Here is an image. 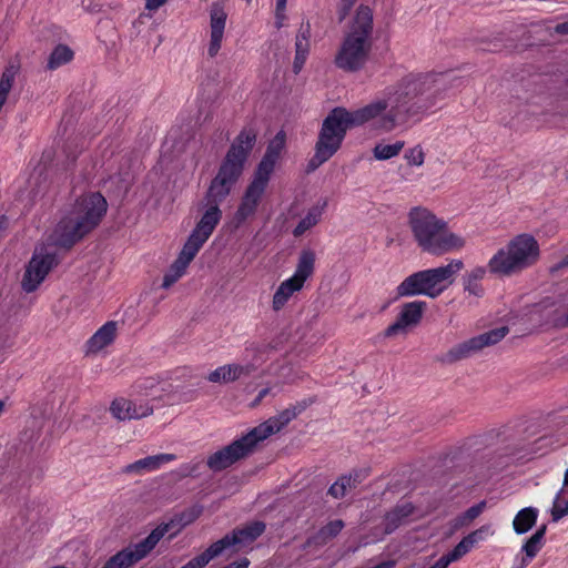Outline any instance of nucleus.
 Masks as SVG:
<instances>
[{
  "instance_id": "3",
  "label": "nucleus",
  "mask_w": 568,
  "mask_h": 568,
  "mask_svg": "<svg viewBox=\"0 0 568 568\" xmlns=\"http://www.w3.org/2000/svg\"><path fill=\"white\" fill-rule=\"evenodd\" d=\"M106 210V200L99 192L79 196L57 224L52 235L54 244L71 248L100 224Z\"/></svg>"
},
{
  "instance_id": "64",
  "label": "nucleus",
  "mask_w": 568,
  "mask_h": 568,
  "mask_svg": "<svg viewBox=\"0 0 568 568\" xmlns=\"http://www.w3.org/2000/svg\"><path fill=\"white\" fill-rule=\"evenodd\" d=\"M4 224H6V219L4 217H0V231L2 229H4Z\"/></svg>"
},
{
  "instance_id": "45",
  "label": "nucleus",
  "mask_w": 568,
  "mask_h": 568,
  "mask_svg": "<svg viewBox=\"0 0 568 568\" xmlns=\"http://www.w3.org/2000/svg\"><path fill=\"white\" fill-rule=\"evenodd\" d=\"M236 381L243 376H250L256 371L254 363L244 362V364H233Z\"/></svg>"
},
{
  "instance_id": "25",
  "label": "nucleus",
  "mask_w": 568,
  "mask_h": 568,
  "mask_svg": "<svg viewBox=\"0 0 568 568\" xmlns=\"http://www.w3.org/2000/svg\"><path fill=\"white\" fill-rule=\"evenodd\" d=\"M547 532V525H540L537 530L525 541L521 546V551L525 554L524 558L531 561L545 545V536Z\"/></svg>"
},
{
  "instance_id": "5",
  "label": "nucleus",
  "mask_w": 568,
  "mask_h": 568,
  "mask_svg": "<svg viewBox=\"0 0 568 568\" xmlns=\"http://www.w3.org/2000/svg\"><path fill=\"white\" fill-rule=\"evenodd\" d=\"M408 220L413 236L424 252L440 256L465 245L463 237L450 232L447 223L427 209H412Z\"/></svg>"
},
{
  "instance_id": "1",
  "label": "nucleus",
  "mask_w": 568,
  "mask_h": 568,
  "mask_svg": "<svg viewBox=\"0 0 568 568\" xmlns=\"http://www.w3.org/2000/svg\"><path fill=\"white\" fill-rule=\"evenodd\" d=\"M443 78V74H409L387 87L383 98L363 108L354 111L334 108L324 119L316 143L336 153L348 129L369 124L373 130L388 133L410 120L419 121L435 105Z\"/></svg>"
},
{
  "instance_id": "46",
  "label": "nucleus",
  "mask_w": 568,
  "mask_h": 568,
  "mask_svg": "<svg viewBox=\"0 0 568 568\" xmlns=\"http://www.w3.org/2000/svg\"><path fill=\"white\" fill-rule=\"evenodd\" d=\"M468 525H470V523L465 518V515L463 513L462 515H459L456 518H454L453 520H450V523H449L450 534H454V532L458 531L459 529H462L463 527H466Z\"/></svg>"
},
{
  "instance_id": "58",
  "label": "nucleus",
  "mask_w": 568,
  "mask_h": 568,
  "mask_svg": "<svg viewBox=\"0 0 568 568\" xmlns=\"http://www.w3.org/2000/svg\"><path fill=\"white\" fill-rule=\"evenodd\" d=\"M462 544H464L467 549L470 551L471 548L475 546V542L473 541V539L469 537V535L465 536L462 540Z\"/></svg>"
},
{
  "instance_id": "13",
  "label": "nucleus",
  "mask_w": 568,
  "mask_h": 568,
  "mask_svg": "<svg viewBox=\"0 0 568 568\" xmlns=\"http://www.w3.org/2000/svg\"><path fill=\"white\" fill-rule=\"evenodd\" d=\"M307 406L308 402L306 399L297 402L296 404L291 405L290 407L282 410L276 416L254 427L253 429H251V432L253 433L256 440L260 443L266 439L272 434L280 432L291 420H293L300 414H302Z\"/></svg>"
},
{
  "instance_id": "41",
  "label": "nucleus",
  "mask_w": 568,
  "mask_h": 568,
  "mask_svg": "<svg viewBox=\"0 0 568 568\" xmlns=\"http://www.w3.org/2000/svg\"><path fill=\"white\" fill-rule=\"evenodd\" d=\"M158 385V382L154 377H145L139 379L134 384V389L140 395H152V389Z\"/></svg>"
},
{
  "instance_id": "7",
  "label": "nucleus",
  "mask_w": 568,
  "mask_h": 568,
  "mask_svg": "<svg viewBox=\"0 0 568 568\" xmlns=\"http://www.w3.org/2000/svg\"><path fill=\"white\" fill-rule=\"evenodd\" d=\"M539 253L536 239L523 233L499 248L488 261L487 267L491 274L510 276L534 265L538 261Z\"/></svg>"
},
{
  "instance_id": "29",
  "label": "nucleus",
  "mask_w": 568,
  "mask_h": 568,
  "mask_svg": "<svg viewBox=\"0 0 568 568\" xmlns=\"http://www.w3.org/2000/svg\"><path fill=\"white\" fill-rule=\"evenodd\" d=\"M485 274L486 268L483 266H477L471 270L464 276V290L474 296H483L484 288L479 282L484 278Z\"/></svg>"
},
{
  "instance_id": "54",
  "label": "nucleus",
  "mask_w": 568,
  "mask_h": 568,
  "mask_svg": "<svg viewBox=\"0 0 568 568\" xmlns=\"http://www.w3.org/2000/svg\"><path fill=\"white\" fill-rule=\"evenodd\" d=\"M352 476V488L356 487L357 484L362 483V480L365 478L366 474L362 470L354 471L351 474Z\"/></svg>"
},
{
  "instance_id": "60",
  "label": "nucleus",
  "mask_w": 568,
  "mask_h": 568,
  "mask_svg": "<svg viewBox=\"0 0 568 568\" xmlns=\"http://www.w3.org/2000/svg\"><path fill=\"white\" fill-rule=\"evenodd\" d=\"M529 562V560L523 557L518 562H515L511 568H526Z\"/></svg>"
},
{
  "instance_id": "36",
  "label": "nucleus",
  "mask_w": 568,
  "mask_h": 568,
  "mask_svg": "<svg viewBox=\"0 0 568 568\" xmlns=\"http://www.w3.org/2000/svg\"><path fill=\"white\" fill-rule=\"evenodd\" d=\"M286 135L284 131H280L276 135L268 142L266 151L264 153V158L277 162L281 156L282 151L285 148Z\"/></svg>"
},
{
  "instance_id": "63",
  "label": "nucleus",
  "mask_w": 568,
  "mask_h": 568,
  "mask_svg": "<svg viewBox=\"0 0 568 568\" xmlns=\"http://www.w3.org/2000/svg\"><path fill=\"white\" fill-rule=\"evenodd\" d=\"M564 486H568V468L566 469L564 475Z\"/></svg>"
},
{
  "instance_id": "32",
  "label": "nucleus",
  "mask_w": 568,
  "mask_h": 568,
  "mask_svg": "<svg viewBox=\"0 0 568 568\" xmlns=\"http://www.w3.org/2000/svg\"><path fill=\"white\" fill-rule=\"evenodd\" d=\"M121 404L125 405L126 414L129 415V420L130 419H140L143 417L150 416L153 413V406H151L146 402L138 403L135 400L124 398V402Z\"/></svg>"
},
{
  "instance_id": "4",
  "label": "nucleus",
  "mask_w": 568,
  "mask_h": 568,
  "mask_svg": "<svg viewBox=\"0 0 568 568\" xmlns=\"http://www.w3.org/2000/svg\"><path fill=\"white\" fill-rule=\"evenodd\" d=\"M373 31V10L368 6L361 4L356 9L348 30L335 54V65L345 72L362 70L372 51Z\"/></svg>"
},
{
  "instance_id": "56",
  "label": "nucleus",
  "mask_w": 568,
  "mask_h": 568,
  "mask_svg": "<svg viewBox=\"0 0 568 568\" xmlns=\"http://www.w3.org/2000/svg\"><path fill=\"white\" fill-rule=\"evenodd\" d=\"M287 0H276V16L277 19L282 18V13L286 8Z\"/></svg>"
},
{
  "instance_id": "30",
  "label": "nucleus",
  "mask_w": 568,
  "mask_h": 568,
  "mask_svg": "<svg viewBox=\"0 0 568 568\" xmlns=\"http://www.w3.org/2000/svg\"><path fill=\"white\" fill-rule=\"evenodd\" d=\"M73 59V51L64 44L57 45L49 55L47 68L55 70Z\"/></svg>"
},
{
  "instance_id": "21",
  "label": "nucleus",
  "mask_w": 568,
  "mask_h": 568,
  "mask_svg": "<svg viewBox=\"0 0 568 568\" xmlns=\"http://www.w3.org/2000/svg\"><path fill=\"white\" fill-rule=\"evenodd\" d=\"M328 201L323 199L318 201L315 205H313L306 213V215L298 222V224L293 230V235L295 237L302 236L305 232L314 227L321 221Z\"/></svg>"
},
{
  "instance_id": "61",
  "label": "nucleus",
  "mask_w": 568,
  "mask_h": 568,
  "mask_svg": "<svg viewBox=\"0 0 568 568\" xmlns=\"http://www.w3.org/2000/svg\"><path fill=\"white\" fill-rule=\"evenodd\" d=\"M556 29L560 33L568 34V22H564V23L558 24Z\"/></svg>"
},
{
  "instance_id": "9",
  "label": "nucleus",
  "mask_w": 568,
  "mask_h": 568,
  "mask_svg": "<svg viewBox=\"0 0 568 568\" xmlns=\"http://www.w3.org/2000/svg\"><path fill=\"white\" fill-rule=\"evenodd\" d=\"M315 266V253L312 250H303L294 274L283 281L273 295L272 308L282 310L294 293L300 292L306 280L313 274Z\"/></svg>"
},
{
  "instance_id": "51",
  "label": "nucleus",
  "mask_w": 568,
  "mask_h": 568,
  "mask_svg": "<svg viewBox=\"0 0 568 568\" xmlns=\"http://www.w3.org/2000/svg\"><path fill=\"white\" fill-rule=\"evenodd\" d=\"M310 37H311V26L310 23L307 22L306 24H302L300 30H298V33L296 36V39H303V38H306L307 41H310Z\"/></svg>"
},
{
  "instance_id": "18",
  "label": "nucleus",
  "mask_w": 568,
  "mask_h": 568,
  "mask_svg": "<svg viewBox=\"0 0 568 568\" xmlns=\"http://www.w3.org/2000/svg\"><path fill=\"white\" fill-rule=\"evenodd\" d=\"M176 455L174 454H158L141 458L132 464H129L124 468L126 474H144L159 469L163 464L174 462Z\"/></svg>"
},
{
  "instance_id": "34",
  "label": "nucleus",
  "mask_w": 568,
  "mask_h": 568,
  "mask_svg": "<svg viewBox=\"0 0 568 568\" xmlns=\"http://www.w3.org/2000/svg\"><path fill=\"white\" fill-rule=\"evenodd\" d=\"M552 521L557 523L568 515V490L561 488L555 496L550 510Z\"/></svg>"
},
{
  "instance_id": "26",
  "label": "nucleus",
  "mask_w": 568,
  "mask_h": 568,
  "mask_svg": "<svg viewBox=\"0 0 568 568\" xmlns=\"http://www.w3.org/2000/svg\"><path fill=\"white\" fill-rule=\"evenodd\" d=\"M275 164L276 162L263 156L254 172L253 180L248 185L265 192Z\"/></svg>"
},
{
  "instance_id": "49",
  "label": "nucleus",
  "mask_w": 568,
  "mask_h": 568,
  "mask_svg": "<svg viewBox=\"0 0 568 568\" xmlns=\"http://www.w3.org/2000/svg\"><path fill=\"white\" fill-rule=\"evenodd\" d=\"M356 0H342V8L339 12V20H344L346 16L348 14V11L355 4Z\"/></svg>"
},
{
  "instance_id": "37",
  "label": "nucleus",
  "mask_w": 568,
  "mask_h": 568,
  "mask_svg": "<svg viewBox=\"0 0 568 568\" xmlns=\"http://www.w3.org/2000/svg\"><path fill=\"white\" fill-rule=\"evenodd\" d=\"M207 379L211 383H231L236 381L233 364L222 365L212 371Z\"/></svg>"
},
{
  "instance_id": "57",
  "label": "nucleus",
  "mask_w": 568,
  "mask_h": 568,
  "mask_svg": "<svg viewBox=\"0 0 568 568\" xmlns=\"http://www.w3.org/2000/svg\"><path fill=\"white\" fill-rule=\"evenodd\" d=\"M270 393V388H263L258 392L257 397L255 398L253 405H257L267 394Z\"/></svg>"
},
{
  "instance_id": "16",
  "label": "nucleus",
  "mask_w": 568,
  "mask_h": 568,
  "mask_svg": "<svg viewBox=\"0 0 568 568\" xmlns=\"http://www.w3.org/2000/svg\"><path fill=\"white\" fill-rule=\"evenodd\" d=\"M226 22V13L220 3H212L210 9L211 40L209 55L215 57L221 48Z\"/></svg>"
},
{
  "instance_id": "19",
  "label": "nucleus",
  "mask_w": 568,
  "mask_h": 568,
  "mask_svg": "<svg viewBox=\"0 0 568 568\" xmlns=\"http://www.w3.org/2000/svg\"><path fill=\"white\" fill-rule=\"evenodd\" d=\"M116 334V323L113 321L102 325L87 342V354H95L110 345Z\"/></svg>"
},
{
  "instance_id": "42",
  "label": "nucleus",
  "mask_w": 568,
  "mask_h": 568,
  "mask_svg": "<svg viewBox=\"0 0 568 568\" xmlns=\"http://www.w3.org/2000/svg\"><path fill=\"white\" fill-rule=\"evenodd\" d=\"M123 402V397L115 398L110 406V412L112 416L118 420H129V415L126 414L125 405L121 404Z\"/></svg>"
},
{
  "instance_id": "53",
  "label": "nucleus",
  "mask_w": 568,
  "mask_h": 568,
  "mask_svg": "<svg viewBox=\"0 0 568 568\" xmlns=\"http://www.w3.org/2000/svg\"><path fill=\"white\" fill-rule=\"evenodd\" d=\"M250 560L247 558H242L239 561H233L223 568H248Z\"/></svg>"
},
{
  "instance_id": "14",
  "label": "nucleus",
  "mask_w": 568,
  "mask_h": 568,
  "mask_svg": "<svg viewBox=\"0 0 568 568\" xmlns=\"http://www.w3.org/2000/svg\"><path fill=\"white\" fill-rule=\"evenodd\" d=\"M426 305L427 304L424 301L405 303L402 306L396 321L384 331V337L396 336L405 333L407 327L417 325L422 320Z\"/></svg>"
},
{
  "instance_id": "47",
  "label": "nucleus",
  "mask_w": 568,
  "mask_h": 568,
  "mask_svg": "<svg viewBox=\"0 0 568 568\" xmlns=\"http://www.w3.org/2000/svg\"><path fill=\"white\" fill-rule=\"evenodd\" d=\"M489 530H490V527L488 525H485V526H481L480 528L471 531L468 535L476 545L478 541L485 539V537L488 535Z\"/></svg>"
},
{
  "instance_id": "59",
  "label": "nucleus",
  "mask_w": 568,
  "mask_h": 568,
  "mask_svg": "<svg viewBox=\"0 0 568 568\" xmlns=\"http://www.w3.org/2000/svg\"><path fill=\"white\" fill-rule=\"evenodd\" d=\"M449 565L445 561L443 557H440L434 565L429 568H447Z\"/></svg>"
},
{
  "instance_id": "50",
  "label": "nucleus",
  "mask_w": 568,
  "mask_h": 568,
  "mask_svg": "<svg viewBox=\"0 0 568 568\" xmlns=\"http://www.w3.org/2000/svg\"><path fill=\"white\" fill-rule=\"evenodd\" d=\"M306 58H307V55H302L301 57L300 54H295V59H294V63H293V70H294V72L296 74L302 70V68H303V65H304V63L306 61Z\"/></svg>"
},
{
  "instance_id": "55",
  "label": "nucleus",
  "mask_w": 568,
  "mask_h": 568,
  "mask_svg": "<svg viewBox=\"0 0 568 568\" xmlns=\"http://www.w3.org/2000/svg\"><path fill=\"white\" fill-rule=\"evenodd\" d=\"M145 8L148 10H156L163 6L168 0H145Z\"/></svg>"
},
{
  "instance_id": "22",
  "label": "nucleus",
  "mask_w": 568,
  "mask_h": 568,
  "mask_svg": "<svg viewBox=\"0 0 568 568\" xmlns=\"http://www.w3.org/2000/svg\"><path fill=\"white\" fill-rule=\"evenodd\" d=\"M344 528V521L341 519L332 520L322 527L316 534L307 538L305 547L324 546L331 539L335 538Z\"/></svg>"
},
{
  "instance_id": "23",
  "label": "nucleus",
  "mask_w": 568,
  "mask_h": 568,
  "mask_svg": "<svg viewBox=\"0 0 568 568\" xmlns=\"http://www.w3.org/2000/svg\"><path fill=\"white\" fill-rule=\"evenodd\" d=\"M539 510L529 506L520 509L513 519V529L517 535L528 532L537 523Z\"/></svg>"
},
{
  "instance_id": "8",
  "label": "nucleus",
  "mask_w": 568,
  "mask_h": 568,
  "mask_svg": "<svg viewBox=\"0 0 568 568\" xmlns=\"http://www.w3.org/2000/svg\"><path fill=\"white\" fill-rule=\"evenodd\" d=\"M173 521L161 524L154 528L144 539L129 545L111 556L101 568H131L144 559L170 531Z\"/></svg>"
},
{
  "instance_id": "2",
  "label": "nucleus",
  "mask_w": 568,
  "mask_h": 568,
  "mask_svg": "<svg viewBox=\"0 0 568 568\" xmlns=\"http://www.w3.org/2000/svg\"><path fill=\"white\" fill-rule=\"evenodd\" d=\"M256 131L244 128L222 160L204 195L205 210L193 231L210 239L222 219L220 205L227 199L243 174L245 163L256 143Z\"/></svg>"
},
{
  "instance_id": "27",
  "label": "nucleus",
  "mask_w": 568,
  "mask_h": 568,
  "mask_svg": "<svg viewBox=\"0 0 568 568\" xmlns=\"http://www.w3.org/2000/svg\"><path fill=\"white\" fill-rule=\"evenodd\" d=\"M275 164L276 162L263 156L254 172L253 180L248 185L265 192Z\"/></svg>"
},
{
  "instance_id": "48",
  "label": "nucleus",
  "mask_w": 568,
  "mask_h": 568,
  "mask_svg": "<svg viewBox=\"0 0 568 568\" xmlns=\"http://www.w3.org/2000/svg\"><path fill=\"white\" fill-rule=\"evenodd\" d=\"M295 51H296L295 54H300L301 57L302 55H307L308 52H310V41H307L306 38H303L302 40L301 39H296V41H295Z\"/></svg>"
},
{
  "instance_id": "15",
  "label": "nucleus",
  "mask_w": 568,
  "mask_h": 568,
  "mask_svg": "<svg viewBox=\"0 0 568 568\" xmlns=\"http://www.w3.org/2000/svg\"><path fill=\"white\" fill-rule=\"evenodd\" d=\"M265 528L266 525L263 521H253L243 528H237L226 534L217 540V544L222 552L231 546L251 544L265 531Z\"/></svg>"
},
{
  "instance_id": "17",
  "label": "nucleus",
  "mask_w": 568,
  "mask_h": 568,
  "mask_svg": "<svg viewBox=\"0 0 568 568\" xmlns=\"http://www.w3.org/2000/svg\"><path fill=\"white\" fill-rule=\"evenodd\" d=\"M263 194L264 191L247 185L242 196L241 203L234 214V221L236 225L243 224L248 217L255 214Z\"/></svg>"
},
{
  "instance_id": "33",
  "label": "nucleus",
  "mask_w": 568,
  "mask_h": 568,
  "mask_svg": "<svg viewBox=\"0 0 568 568\" xmlns=\"http://www.w3.org/2000/svg\"><path fill=\"white\" fill-rule=\"evenodd\" d=\"M404 146V141H396L393 144L377 143L373 149V154L376 160L385 161L398 155Z\"/></svg>"
},
{
  "instance_id": "40",
  "label": "nucleus",
  "mask_w": 568,
  "mask_h": 568,
  "mask_svg": "<svg viewBox=\"0 0 568 568\" xmlns=\"http://www.w3.org/2000/svg\"><path fill=\"white\" fill-rule=\"evenodd\" d=\"M404 158L409 165L420 166L424 163L425 154L423 149L419 145H416L412 149H408L405 152Z\"/></svg>"
},
{
  "instance_id": "12",
  "label": "nucleus",
  "mask_w": 568,
  "mask_h": 568,
  "mask_svg": "<svg viewBox=\"0 0 568 568\" xmlns=\"http://www.w3.org/2000/svg\"><path fill=\"white\" fill-rule=\"evenodd\" d=\"M58 263L59 260L55 252L49 251L45 247L36 248L23 274L22 290L27 293L34 292Z\"/></svg>"
},
{
  "instance_id": "31",
  "label": "nucleus",
  "mask_w": 568,
  "mask_h": 568,
  "mask_svg": "<svg viewBox=\"0 0 568 568\" xmlns=\"http://www.w3.org/2000/svg\"><path fill=\"white\" fill-rule=\"evenodd\" d=\"M222 550L217 544V541L213 542L205 551L200 554L199 556L192 558L185 565L180 568H203L205 567L212 559L220 556Z\"/></svg>"
},
{
  "instance_id": "38",
  "label": "nucleus",
  "mask_w": 568,
  "mask_h": 568,
  "mask_svg": "<svg viewBox=\"0 0 568 568\" xmlns=\"http://www.w3.org/2000/svg\"><path fill=\"white\" fill-rule=\"evenodd\" d=\"M335 153L327 148L316 143L315 145V154L312 156V159L307 163V171L312 172L316 170L320 165H322L324 162L329 160Z\"/></svg>"
},
{
  "instance_id": "6",
  "label": "nucleus",
  "mask_w": 568,
  "mask_h": 568,
  "mask_svg": "<svg viewBox=\"0 0 568 568\" xmlns=\"http://www.w3.org/2000/svg\"><path fill=\"white\" fill-rule=\"evenodd\" d=\"M463 267L462 260H452L447 265L415 272L396 287L397 297L424 295L436 298L454 283Z\"/></svg>"
},
{
  "instance_id": "35",
  "label": "nucleus",
  "mask_w": 568,
  "mask_h": 568,
  "mask_svg": "<svg viewBox=\"0 0 568 568\" xmlns=\"http://www.w3.org/2000/svg\"><path fill=\"white\" fill-rule=\"evenodd\" d=\"M187 266L189 264L176 257L163 276L162 287L169 288L176 283L185 274Z\"/></svg>"
},
{
  "instance_id": "62",
  "label": "nucleus",
  "mask_w": 568,
  "mask_h": 568,
  "mask_svg": "<svg viewBox=\"0 0 568 568\" xmlns=\"http://www.w3.org/2000/svg\"><path fill=\"white\" fill-rule=\"evenodd\" d=\"M182 469H183V471H184L185 474H191V473L195 469V467L190 466L189 464H186V465H184V466L182 467Z\"/></svg>"
},
{
  "instance_id": "44",
  "label": "nucleus",
  "mask_w": 568,
  "mask_h": 568,
  "mask_svg": "<svg viewBox=\"0 0 568 568\" xmlns=\"http://www.w3.org/2000/svg\"><path fill=\"white\" fill-rule=\"evenodd\" d=\"M486 508V501L483 500L464 511L465 518L471 524Z\"/></svg>"
},
{
  "instance_id": "28",
  "label": "nucleus",
  "mask_w": 568,
  "mask_h": 568,
  "mask_svg": "<svg viewBox=\"0 0 568 568\" xmlns=\"http://www.w3.org/2000/svg\"><path fill=\"white\" fill-rule=\"evenodd\" d=\"M207 240L192 230L178 257L190 265Z\"/></svg>"
},
{
  "instance_id": "11",
  "label": "nucleus",
  "mask_w": 568,
  "mask_h": 568,
  "mask_svg": "<svg viewBox=\"0 0 568 568\" xmlns=\"http://www.w3.org/2000/svg\"><path fill=\"white\" fill-rule=\"evenodd\" d=\"M509 332L507 326L490 329L480 335L474 336L460 344L453 346L442 358L443 363L452 364L470 357L484 347L491 346L500 342Z\"/></svg>"
},
{
  "instance_id": "24",
  "label": "nucleus",
  "mask_w": 568,
  "mask_h": 568,
  "mask_svg": "<svg viewBox=\"0 0 568 568\" xmlns=\"http://www.w3.org/2000/svg\"><path fill=\"white\" fill-rule=\"evenodd\" d=\"M271 349V345L265 342L246 343L242 353V359L243 362L254 363L257 369V367L266 361Z\"/></svg>"
},
{
  "instance_id": "52",
  "label": "nucleus",
  "mask_w": 568,
  "mask_h": 568,
  "mask_svg": "<svg viewBox=\"0 0 568 568\" xmlns=\"http://www.w3.org/2000/svg\"><path fill=\"white\" fill-rule=\"evenodd\" d=\"M555 326L567 327L568 326V311L564 314H559L554 320Z\"/></svg>"
},
{
  "instance_id": "43",
  "label": "nucleus",
  "mask_w": 568,
  "mask_h": 568,
  "mask_svg": "<svg viewBox=\"0 0 568 568\" xmlns=\"http://www.w3.org/2000/svg\"><path fill=\"white\" fill-rule=\"evenodd\" d=\"M467 552H469V550L467 549V547L462 544V541H459L454 548L452 551H449L448 554L446 555H443L442 557L445 559V561L449 565L454 561H457L458 559H460L463 556H465Z\"/></svg>"
},
{
  "instance_id": "39",
  "label": "nucleus",
  "mask_w": 568,
  "mask_h": 568,
  "mask_svg": "<svg viewBox=\"0 0 568 568\" xmlns=\"http://www.w3.org/2000/svg\"><path fill=\"white\" fill-rule=\"evenodd\" d=\"M348 488H352V476L339 477L329 488L328 495L339 499L346 495Z\"/></svg>"
},
{
  "instance_id": "20",
  "label": "nucleus",
  "mask_w": 568,
  "mask_h": 568,
  "mask_svg": "<svg viewBox=\"0 0 568 568\" xmlns=\"http://www.w3.org/2000/svg\"><path fill=\"white\" fill-rule=\"evenodd\" d=\"M415 510L410 501H399L384 517L385 532L390 534L403 525Z\"/></svg>"
},
{
  "instance_id": "10",
  "label": "nucleus",
  "mask_w": 568,
  "mask_h": 568,
  "mask_svg": "<svg viewBox=\"0 0 568 568\" xmlns=\"http://www.w3.org/2000/svg\"><path fill=\"white\" fill-rule=\"evenodd\" d=\"M257 444L258 442L250 430L241 438L212 454L207 458V467L213 471H221L251 455Z\"/></svg>"
}]
</instances>
